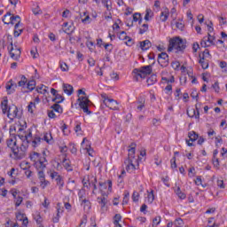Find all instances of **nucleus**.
<instances>
[{
  "mask_svg": "<svg viewBox=\"0 0 227 227\" xmlns=\"http://www.w3.org/2000/svg\"><path fill=\"white\" fill-rule=\"evenodd\" d=\"M1 106L3 114H6L7 113V118H9V120L13 121L15 118H20V115H19V108L15 105L9 106L8 99L2 101Z\"/></svg>",
  "mask_w": 227,
  "mask_h": 227,
  "instance_id": "nucleus-1",
  "label": "nucleus"
},
{
  "mask_svg": "<svg viewBox=\"0 0 227 227\" xmlns=\"http://www.w3.org/2000/svg\"><path fill=\"white\" fill-rule=\"evenodd\" d=\"M187 45L185 44V41L180 37H173L169 40V44L168 51V52H171L173 49H176V51H185V48Z\"/></svg>",
  "mask_w": 227,
  "mask_h": 227,
  "instance_id": "nucleus-2",
  "label": "nucleus"
},
{
  "mask_svg": "<svg viewBox=\"0 0 227 227\" xmlns=\"http://www.w3.org/2000/svg\"><path fill=\"white\" fill-rule=\"evenodd\" d=\"M152 72V65L144 66L140 68H135L133 70V74H137V76H135L136 81H138L137 77H140V79H146V76L151 75Z\"/></svg>",
  "mask_w": 227,
  "mask_h": 227,
  "instance_id": "nucleus-3",
  "label": "nucleus"
},
{
  "mask_svg": "<svg viewBox=\"0 0 227 227\" xmlns=\"http://www.w3.org/2000/svg\"><path fill=\"white\" fill-rule=\"evenodd\" d=\"M28 146L29 145H27V142H25L21 144L20 147L16 145L14 149H12V153L14 155L15 160H22V159L26 157V153L27 152Z\"/></svg>",
  "mask_w": 227,
  "mask_h": 227,
  "instance_id": "nucleus-4",
  "label": "nucleus"
},
{
  "mask_svg": "<svg viewBox=\"0 0 227 227\" xmlns=\"http://www.w3.org/2000/svg\"><path fill=\"white\" fill-rule=\"evenodd\" d=\"M8 42H10V46H8V51H9V54L12 58V59H14L15 61H18V59H20V54H22V51H20V48H17V46H15V48L13 47V41L12 38V35H8L7 36Z\"/></svg>",
  "mask_w": 227,
  "mask_h": 227,
  "instance_id": "nucleus-5",
  "label": "nucleus"
},
{
  "mask_svg": "<svg viewBox=\"0 0 227 227\" xmlns=\"http://www.w3.org/2000/svg\"><path fill=\"white\" fill-rule=\"evenodd\" d=\"M101 98H103V104L106 107H109L112 111H120V107H118V101L109 98V96L106 93L101 94Z\"/></svg>",
  "mask_w": 227,
  "mask_h": 227,
  "instance_id": "nucleus-6",
  "label": "nucleus"
},
{
  "mask_svg": "<svg viewBox=\"0 0 227 227\" xmlns=\"http://www.w3.org/2000/svg\"><path fill=\"white\" fill-rule=\"evenodd\" d=\"M77 102H79V106L81 109H82L83 113H86V114H91V111H90V105L91 104V101L88 97H79Z\"/></svg>",
  "mask_w": 227,
  "mask_h": 227,
  "instance_id": "nucleus-7",
  "label": "nucleus"
},
{
  "mask_svg": "<svg viewBox=\"0 0 227 227\" xmlns=\"http://www.w3.org/2000/svg\"><path fill=\"white\" fill-rule=\"evenodd\" d=\"M158 63L163 68L168 67V65H169V56L168 55V53H166V52L160 53L158 55Z\"/></svg>",
  "mask_w": 227,
  "mask_h": 227,
  "instance_id": "nucleus-8",
  "label": "nucleus"
},
{
  "mask_svg": "<svg viewBox=\"0 0 227 227\" xmlns=\"http://www.w3.org/2000/svg\"><path fill=\"white\" fill-rule=\"evenodd\" d=\"M17 19H19V15L16 16H12V12H7L4 18H3V22L4 24H12L13 26V20H17Z\"/></svg>",
  "mask_w": 227,
  "mask_h": 227,
  "instance_id": "nucleus-9",
  "label": "nucleus"
},
{
  "mask_svg": "<svg viewBox=\"0 0 227 227\" xmlns=\"http://www.w3.org/2000/svg\"><path fill=\"white\" fill-rule=\"evenodd\" d=\"M47 158L45 156L41 157V155H39V160L35 163V168L36 169H45V168H47Z\"/></svg>",
  "mask_w": 227,
  "mask_h": 227,
  "instance_id": "nucleus-10",
  "label": "nucleus"
},
{
  "mask_svg": "<svg viewBox=\"0 0 227 227\" xmlns=\"http://www.w3.org/2000/svg\"><path fill=\"white\" fill-rule=\"evenodd\" d=\"M127 35V32L125 31H121L119 35V39L120 40H127V42L125 43L128 47H132V45H134V39L129 37V35Z\"/></svg>",
  "mask_w": 227,
  "mask_h": 227,
  "instance_id": "nucleus-11",
  "label": "nucleus"
},
{
  "mask_svg": "<svg viewBox=\"0 0 227 227\" xmlns=\"http://www.w3.org/2000/svg\"><path fill=\"white\" fill-rule=\"evenodd\" d=\"M195 109L187 110V115L190 118H196V120H200V108L198 107V104L195 105Z\"/></svg>",
  "mask_w": 227,
  "mask_h": 227,
  "instance_id": "nucleus-12",
  "label": "nucleus"
},
{
  "mask_svg": "<svg viewBox=\"0 0 227 227\" xmlns=\"http://www.w3.org/2000/svg\"><path fill=\"white\" fill-rule=\"evenodd\" d=\"M130 149H129V154H128V159L126 160H134L136 159V143H132L130 145Z\"/></svg>",
  "mask_w": 227,
  "mask_h": 227,
  "instance_id": "nucleus-13",
  "label": "nucleus"
},
{
  "mask_svg": "<svg viewBox=\"0 0 227 227\" xmlns=\"http://www.w3.org/2000/svg\"><path fill=\"white\" fill-rule=\"evenodd\" d=\"M97 200L99 205H101L102 214H104V212H107V207H106V205H107V199L106 197H98Z\"/></svg>",
  "mask_w": 227,
  "mask_h": 227,
  "instance_id": "nucleus-14",
  "label": "nucleus"
},
{
  "mask_svg": "<svg viewBox=\"0 0 227 227\" xmlns=\"http://www.w3.org/2000/svg\"><path fill=\"white\" fill-rule=\"evenodd\" d=\"M124 164H126V171H128V173H132V171H136V165H134L132 160H125Z\"/></svg>",
  "mask_w": 227,
  "mask_h": 227,
  "instance_id": "nucleus-15",
  "label": "nucleus"
},
{
  "mask_svg": "<svg viewBox=\"0 0 227 227\" xmlns=\"http://www.w3.org/2000/svg\"><path fill=\"white\" fill-rule=\"evenodd\" d=\"M38 178L41 182V185H44L43 186V189H45V186L47 185V184H49V181L45 180V174L43 173V169H39L38 171Z\"/></svg>",
  "mask_w": 227,
  "mask_h": 227,
  "instance_id": "nucleus-16",
  "label": "nucleus"
},
{
  "mask_svg": "<svg viewBox=\"0 0 227 227\" xmlns=\"http://www.w3.org/2000/svg\"><path fill=\"white\" fill-rule=\"evenodd\" d=\"M63 91L67 95L70 96L74 93V87L70 84L64 83L63 84Z\"/></svg>",
  "mask_w": 227,
  "mask_h": 227,
  "instance_id": "nucleus-17",
  "label": "nucleus"
},
{
  "mask_svg": "<svg viewBox=\"0 0 227 227\" xmlns=\"http://www.w3.org/2000/svg\"><path fill=\"white\" fill-rule=\"evenodd\" d=\"M140 43V48L142 51H148L150 47H152V42L150 40H145L139 43Z\"/></svg>",
  "mask_w": 227,
  "mask_h": 227,
  "instance_id": "nucleus-18",
  "label": "nucleus"
},
{
  "mask_svg": "<svg viewBox=\"0 0 227 227\" xmlns=\"http://www.w3.org/2000/svg\"><path fill=\"white\" fill-rule=\"evenodd\" d=\"M42 139H43V141H46V143H48V145L54 144V139L52 138L51 133H44L43 137Z\"/></svg>",
  "mask_w": 227,
  "mask_h": 227,
  "instance_id": "nucleus-19",
  "label": "nucleus"
},
{
  "mask_svg": "<svg viewBox=\"0 0 227 227\" xmlns=\"http://www.w3.org/2000/svg\"><path fill=\"white\" fill-rule=\"evenodd\" d=\"M29 159L32 162H35V166H36V162L40 160V153L33 152L29 154Z\"/></svg>",
  "mask_w": 227,
  "mask_h": 227,
  "instance_id": "nucleus-20",
  "label": "nucleus"
},
{
  "mask_svg": "<svg viewBox=\"0 0 227 227\" xmlns=\"http://www.w3.org/2000/svg\"><path fill=\"white\" fill-rule=\"evenodd\" d=\"M36 86V82L35 80H30L27 84V88L28 90H25V93H29V91H33V90H35Z\"/></svg>",
  "mask_w": 227,
  "mask_h": 227,
  "instance_id": "nucleus-21",
  "label": "nucleus"
},
{
  "mask_svg": "<svg viewBox=\"0 0 227 227\" xmlns=\"http://www.w3.org/2000/svg\"><path fill=\"white\" fill-rule=\"evenodd\" d=\"M43 139L40 137H35L33 138L32 141H30L29 143H31L33 148H36L37 146H40V143H42Z\"/></svg>",
  "mask_w": 227,
  "mask_h": 227,
  "instance_id": "nucleus-22",
  "label": "nucleus"
},
{
  "mask_svg": "<svg viewBox=\"0 0 227 227\" xmlns=\"http://www.w3.org/2000/svg\"><path fill=\"white\" fill-rule=\"evenodd\" d=\"M188 137L192 143H194V141H197L200 138V135L196 133V131H190L188 133Z\"/></svg>",
  "mask_w": 227,
  "mask_h": 227,
  "instance_id": "nucleus-23",
  "label": "nucleus"
},
{
  "mask_svg": "<svg viewBox=\"0 0 227 227\" xmlns=\"http://www.w3.org/2000/svg\"><path fill=\"white\" fill-rule=\"evenodd\" d=\"M62 163L67 171H74V168H72V165L70 164V160L64 158Z\"/></svg>",
  "mask_w": 227,
  "mask_h": 227,
  "instance_id": "nucleus-24",
  "label": "nucleus"
},
{
  "mask_svg": "<svg viewBox=\"0 0 227 227\" xmlns=\"http://www.w3.org/2000/svg\"><path fill=\"white\" fill-rule=\"evenodd\" d=\"M55 113H59V114H63V107L60 106L59 103H55L53 106H51Z\"/></svg>",
  "mask_w": 227,
  "mask_h": 227,
  "instance_id": "nucleus-25",
  "label": "nucleus"
},
{
  "mask_svg": "<svg viewBox=\"0 0 227 227\" xmlns=\"http://www.w3.org/2000/svg\"><path fill=\"white\" fill-rule=\"evenodd\" d=\"M169 17V11L167 9L164 12H161L160 15V19L161 20V22H166V20H168Z\"/></svg>",
  "mask_w": 227,
  "mask_h": 227,
  "instance_id": "nucleus-26",
  "label": "nucleus"
},
{
  "mask_svg": "<svg viewBox=\"0 0 227 227\" xmlns=\"http://www.w3.org/2000/svg\"><path fill=\"white\" fill-rule=\"evenodd\" d=\"M55 180L57 182V185H59V189L61 191V189L65 187V181L63 180V176H58Z\"/></svg>",
  "mask_w": 227,
  "mask_h": 227,
  "instance_id": "nucleus-27",
  "label": "nucleus"
},
{
  "mask_svg": "<svg viewBox=\"0 0 227 227\" xmlns=\"http://www.w3.org/2000/svg\"><path fill=\"white\" fill-rule=\"evenodd\" d=\"M7 146L13 152V149L17 146V141L13 142V138L7 139Z\"/></svg>",
  "mask_w": 227,
  "mask_h": 227,
  "instance_id": "nucleus-28",
  "label": "nucleus"
},
{
  "mask_svg": "<svg viewBox=\"0 0 227 227\" xmlns=\"http://www.w3.org/2000/svg\"><path fill=\"white\" fill-rule=\"evenodd\" d=\"M148 86H152L157 82V75L156 74H152L149 78H147L146 81Z\"/></svg>",
  "mask_w": 227,
  "mask_h": 227,
  "instance_id": "nucleus-29",
  "label": "nucleus"
},
{
  "mask_svg": "<svg viewBox=\"0 0 227 227\" xmlns=\"http://www.w3.org/2000/svg\"><path fill=\"white\" fill-rule=\"evenodd\" d=\"M34 219L35 223H37V224L42 225L43 218H42V215H40V213L36 212L35 214H34Z\"/></svg>",
  "mask_w": 227,
  "mask_h": 227,
  "instance_id": "nucleus-30",
  "label": "nucleus"
},
{
  "mask_svg": "<svg viewBox=\"0 0 227 227\" xmlns=\"http://www.w3.org/2000/svg\"><path fill=\"white\" fill-rule=\"evenodd\" d=\"M176 194L178 196V198H179L180 200H185V198H186L185 193H184V192H182V190L180 189V187H177V189L176 190Z\"/></svg>",
  "mask_w": 227,
  "mask_h": 227,
  "instance_id": "nucleus-31",
  "label": "nucleus"
},
{
  "mask_svg": "<svg viewBox=\"0 0 227 227\" xmlns=\"http://www.w3.org/2000/svg\"><path fill=\"white\" fill-rule=\"evenodd\" d=\"M47 88L48 87L45 85H41L36 88V91L43 95H45V93H47Z\"/></svg>",
  "mask_w": 227,
  "mask_h": 227,
  "instance_id": "nucleus-32",
  "label": "nucleus"
},
{
  "mask_svg": "<svg viewBox=\"0 0 227 227\" xmlns=\"http://www.w3.org/2000/svg\"><path fill=\"white\" fill-rule=\"evenodd\" d=\"M20 139H21L22 143H27V146H29V143H31V140L27 138V136L24 135H18Z\"/></svg>",
  "mask_w": 227,
  "mask_h": 227,
  "instance_id": "nucleus-33",
  "label": "nucleus"
},
{
  "mask_svg": "<svg viewBox=\"0 0 227 227\" xmlns=\"http://www.w3.org/2000/svg\"><path fill=\"white\" fill-rule=\"evenodd\" d=\"M129 198H130V193L126 191L124 192V197H123V200H122V205H127V203H129Z\"/></svg>",
  "mask_w": 227,
  "mask_h": 227,
  "instance_id": "nucleus-34",
  "label": "nucleus"
},
{
  "mask_svg": "<svg viewBox=\"0 0 227 227\" xmlns=\"http://www.w3.org/2000/svg\"><path fill=\"white\" fill-rule=\"evenodd\" d=\"M82 205H83V208H86V207L88 209L91 208V203L86 199L82 200Z\"/></svg>",
  "mask_w": 227,
  "mask_h": 227,
  "instance_id": "nucleus-35",
  "label": "nucleus"
},
{
  "mask_svg": "<svg viewBox=\"0 0 227 227\" xmlns=\"http://www.w3.org/2000/svg\"><path fill=\"white\" fill-rule=\"evenodd\" d=\"M27 82V78H26L24 75H22L21 80L18 82V85L20 87L26 86Z\"/></svg>",
  "mask_w": 227,
  "mask_h": 227,
  "instance_id": "nucleus-36",
  "label": "nucleus"
},
{
  "mask_svg": "<svg viewBox=\"0 0 227 227\" xmlns=\"http://www.w3.org/2000/svg\"><path fill=\"white\" fill-rule=\"evenodd\" d=\"M148 31V24H143L142 28L139 29V35H145Z\"/></svg>",
  "mask_w": 227,
  "mask_h": 227,
  "instance_id": "nucleus-37",
  "label": "nucleus"
},
{
  "mask_svg": "<svg viewBox=\"0 0 227 227\" xmlns=\"http://www.w3.org/2000/svg\"><path fill=\"white\" fill-rule=\"evenodd\" d=\"M153 200H155V195H153V191H151L147 196V200L149 203H153Z\"/></svg>",
  "mask_w": 227,
  "mask_h": 227,
  "instance_id": "nucleus-38",
  "label": "nucleus"
},
{
  "mask_svg": "<svg viewBox=\"0 0 227 227\" xmlns=\"http://www.w3.org/2000/svg\"><path fill=\"white\" fill-rule=\"evenodd\" d=\"M170 163H171V168L172 169H176L177 166H176V157L174 156L171 160H170Z\"/></svg>",
  "mask_w": 227,
  "mask_h": 227,
  "instance_id": "nucleus-39",
  "label": "nucleus"
},
{
  "mask_svg": "<svg viewBox=\"0 0 227 227\" xmlns=\"http://www.w3.org/2000/svg\"><path fill=\"white\" fill-rule=\"evenodd\" d=\"M174 224L176 227L184 226V220H182V218H177L176 219Z\"/></svg>",
  "mask_w": 227,
  "mask_h": 227,
  "instance_id": "nucleus-40",
  "label": "nucleus"
},
{
  "mask_svg": "<svg viewBox=\"0 0 227 227\" xmlns=\"http://www.w3.org/2000/svg\"><path fill=\"white\" fill-rule=\"evenodd\" d=\"M22 201H24V198H22L21 196H19L18 198H16L15 207H20V205L22 204Z\"/></svg>",
  "mask_w": 227,
  "mask_h": 227,
  "instance_id": "nucleus-41",
  "label": "nucleus"
},
{
  "mask_svg": "<svg viewBox=\"0 0 227 227\" xmlns=\"http://www.w3.org/2000/svg\"><path fill=\"white\" fill-rule=\"evenodd\" d=\"M55 98H56L57 100H59V101H57V104H61V103H63L64 100H65V97L61 96V94H57V95L55 96Z\"/></svg>",
  "mask_w": 227,
  "mask_h": 227,
  "instance_id": "nucleus-42",
  "label": "nucleus"
},
{
  "mask_svg": "<svg viewBox=\"0 0 227 227\" xmlns=\"http://www.w3.org/2000/svg\"><path fill=\"white\" fill-rule=\"evenodd\" d=\"M103 45H104L106 51H107L108 52H113V44L104 43Z\"/></svg>",
  "mask_w": 227,
  "mask_h": 227,
  "instance_id": "nucleus-43",
  "label": "nucleus"
},
{
  "mask_svg": "<svg viewBox=\"0 0 227 227\" xmlns=\"http://www.w3.org/2000/svg\"><path fill=\"white\" fill-rule=\"evenodd\" d=\"M23 29L22 28H14V36L15 38L20 36L22 34Z\"/></svg>",
  "mask_w": 227,
  "mask_h": 227,
  "instance_id": "nucleus-44",
  "label": "nucleus"
},
{
  "mask_svg": "<svg viewBox=\"0 0 227 227\" xmlns=\"http://www.w3.org/2000/svg\"><path fill=\"white\" fill-rule=\"evenodd\" d=\"M159 224H160V216H156L153 220V226H159Z\"/></svg>",
  "mask_w": 227,
  "mask_h": 227,
  "instance_id": "nucleus-45",
  "label": "nucleus"
},
{
  "mask_svg": "<svg viewBox=\"0 0 227 227\" xmlns=\"http://www.w3.org/2000/svg\"><path fill=\"white\" fill-rule=\"evenodd\" d=\"M138 104H140L137 109H138V111H143V109L145 108V99L141 98V101H138Z\"/></svg>",
  "mask_w": 227,
  "mask_h": 227,
  "instance_id": "nucleus-46",
  "label": "nucleus"
},
{
  "mask_svg": "<svg viewBox=\"0 0 227 227\" xmlns=\"http://www.w3.org/2000/svg\"><path fill=\"white\" fill-rule=\"evenodd\" d=\"M211 45H214V40L215 37L212 36L210 34H207V38L206 39Z\"/></svg>",
  "mask_w": 227,
  "mask_h": 227,
  "instance_id": "nucleus-47",
  "label": "nucleus"
},
{
  "mask_svg": "<svg viewBox=\"0 0 227 227\" xmlns=\"http://www.w3.org/2000/svg\"><path fill=\"white\" fill-rule=\"evenodd\" d=\"M176 27L177 29H180V31H184V27H185V25L182 22H176Z\"/></svg>",
  "mask_w": 227,
  "mask_h": 227,
  "instance_id": "nucleus-48",
  "label": "nucleus"
},
{
  "mask_svg": "<svg viewBox=\"0 0 227 227\" xmlns=\"http://www.w3.org/2000/svg\"><path fill=\"white\" fill-rule=\"evenodd\" d=\"M89 185H92L93 191H97V177H94V180L89 183Z\"/></svg>",
  "mask_w": 227,
  "mask_h": 227,
  "instance_id": "nucleus-49",
  "label": "nucleus"
},
{
  "mask_svg": "<svg viewBox=\"0 0 227 227\" xmlns=\"http://www.w3.org/2000/svg\"><path fill=\"white\" fill-rule=\"evenodd\" d=\"M13 24H15V29H19V27L20 26V16H19V19L13 20Z\"/></svg>",
  "mask_w": 227,
  "mask_h": 227,
  "instance_id": "nucleus-50",
  "label": "nucleus"
},
{
  "mask_svg": "<svg viewBox=\"0 0 227 227\" xmlns=\"http://www.w3.org/2000/svg\"><path fill=\"white\" fill-rule=\"evenodd\" d=\"M213 165H214V168H216V169H219V159L218 158H213Z\"/></svg>",
  "mask_w": 227,
  "mask_h": 227,
  "instance_id": "nucleus-51",
  "label": "nucleus"
},
{
  "mask_svg": "<svg viewBox=\"0 0 227 227\" xmlns=\"http://www.w3.org/2000/svg\"><path fill=\"white\" fill-rule=\"evenodd\" d=\"M31 167L29 166V162H23L21 164V169L26 171L27 169H29Z\"/></svg>",
  "mask_w": 227,
  "mask_h": 227,
  "instance_id": "nucleus-52",
  "label": "nucleus"
},
{
  "mask_svg": "<svg viewBox=\"0 0 227 227\" xmlns=\"http://www.w3.org/2000/svg\"><path fill=\"white\" fill-rule=\"evenodd\" d=\"M133 201H139V193L137 192H134L132 194Z\"/></svg>",
  "mask_w": 227,
  "mask_h": 227,
  "instance_id": "nucleus-53",
  "label": "nucleus"
},
{
  "mask_svg": "<svg viewBox=\"0 0 227 227\" xmlns=\"http://www.w3.org/2000/svg\"><path fill=\"white\" fill-rule=\"evenodd\" d=\"M141 17V13L136 12L133 14V22H137Z\"/></svg>",
  "mask_w": 227,
  "mask_h": 227,
  "instance_id": "nucleus-54",
  "label": "nucleus"
},
{
  "mask_svg": "<svg viewBox=\"0 0 227 227\" xmlns=\"http://www.w3.org/2000/svg\"><path fill=\"white\" fill-rule=\"evenodd\" d=\"M150 13H152V10L151 9H146L145 20H146V21L150 20Z\"/></svg>",
  "mask_w": 227,
  "mask_h": 227,
  "instance_id": "nucleus-55",
  "label": "nucleus"
},
{
  "mask_svg": "<svg viewBox=\"0 0 227 227\" xmlns=\"http://www.w3.org/2000/svg\"><path fill=\"white\" fill-rule=\"evenodd\" d=\"M102 4H104V6H106V8L108 12L111 11V5H109V2L107 0H102Z\"/></svg>",
  "mask_w": 227,
  "mask_h": 227,
  "instance_id": "nucleus-56",
  "label": "nucleus"
},
{
  "mask_svg": "<svg viewBox=\"0 0 227 227\" xmlns=\"http://www.w3.org/2000/svg\"><path fill=\"white\" fill-rule=\"evenodd\" d=\"M111 79H114V81H120V75H118L116 73H113L110 74Z\"/></svg>",
  "mask_w": 227,
  "mask_h": 227,
  "instance_id": "nucleus-57",
  "label": "nucleus"
},
{
  "mask_svg": "<svg viewBox=\"0 0 227 227\" xmlns=\"http://www.w3.org/2000/svg\"><path fill=\"white\" fill-rule=\"evenodd\" d=\"M33 13L34 15H42V10H40V7H36L33 9Z\"/></svg>",
  "mask_w": 227,
  "mask_h": 227,
  "instance_id": "nucleus-58",
  "label": "nucleus"
},
{
  "mask_svg": "<svg viewBox=\"0 0 227 227\" xmlns=\"http://www.w3.org/2000/svg\"><path fill=\"white\" fill-rule=\"evenodd\" d=\"M16 130L17 129H15V126H11V128L9 129L10 135L14 136V137H15V136H17V135H15Z\"/></svg>",
  "mask_w": 227,
  "mask_h": 227,
  "instance_id": "nucleus-59",
  "label": "nucleus"
},
{
  "mask_svg": "<svg viewBox=\"0 0 227 227\" xmlns=\"http://www.w3.org/2000/svg\"><path fill=\"white\" fill-rule=\"evenodd\" d=\"M172 67L174 68V70H177V68L180 67V62L178 61H175V62H172Z\"/></svg>",
  "mask_w": 227,
  "mask_h": 227,
  "instance_id": "nucleus-60",
  "label": "nucleus"
},
{
  "mask_svg": "<svg viewBox=\"0 0 227 227\" xmlns=\"http://www.w3.org/2000/svg\"><path fill=\"white\" fill-rule=\"evenodd\" d=\"M33 107H35V103L30 102V104L27 106L28 113H33Z\"/></svg>",
  "mask_w": 227,
  "mask_h": 227,
  "instance_id": "nucleus-61",
  "label": "nucleus"
},
{
  "mask_svg": "<svg viewBox=\"0 0 227 227\" xmlns=\"http://www.w3.org/2000/svg\"><path fill=\"white\" fill-rule=\"evenodd\" d=\"M213 88H214V90H215V91L216 93H219L220 88H219V82H215L213 84Z\"/></svg>",
  "mask_w": 227,
  "mask_h": 227,
  "instance_id": "nucleus-62",
  "label": "nucleus"
},
{
  "mask_svg": "<svg viewBox=\"0 0 227 227\" xmlns=\"http://www.w3.org/2000/svg\"><path fill=\"white\" fill-rule=\"evenodd\" d=\"M90 226L97 227V222L95 220V217L90 218Z\"/></svg>",
  "mask_w": 227,
  "mask_h": 227,
  "instance_id": "nucleus-63",
  "label": "nucleus"
},
{
  "mask_svg": "<svg viewBox=\"0 0 227 227\" xmlns=\"http://www.w3.org/2000/svg\"><path fill=\"white\" fill-rule=\"evenodd\" d=\"M16 219H17L18 221H23V219H24V215L21 214V213L16 215Z\"/></svg>",
  "mask_w": 227,
  "mask_h": 227,
  "instance_id": "nucleus-64",
  "label": "nucleus"
}]
</instances>
